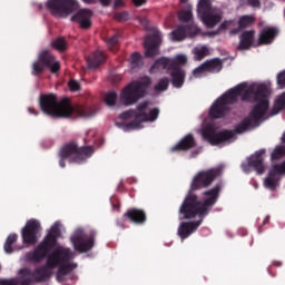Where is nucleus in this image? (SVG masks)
Masks as SVG:
<instances>
[{"label": "nucleus", "mask_w": 285, "mask_h": 285, "mask_svg": "<svg viewBox=\"0 0 285 285\" xmlns=\"http://www.w3.org/2000/svg\"><path fill=\"white\" fill-rule=\"evenodd\" d=\"M46 264L32 269L24 267L19 271L20 277H30L35 284H41V282H48L52 277V271L57 268L58 258L57 254H48Z\"/></svg>", "instance_id": "obj_8"}, {"label": "nucleus", "mask_w": 285, "mask_h": 285, "mask_svg": "<svg viewBox=\"0 0 285 285\" xmlns=\"http://www.w3.org/2000/svg\"><path fill=\"white\" fill-rule=\"evenodd\" d=\"M255 39V30L244 31L239 36V43L237 50H250L253 48V41Z\"/></svg>", "instance_id": "obj_24"}, {"label": "nucleus", "mask_w": 285, "mask_h": 285, "mask_svg": "<svg viewBox=\"0 0 285 285\" xmlns=\"http://www.w3.org/2000/svg\"><path fill=\"white\" fill-rule=\"evenodd\" d=\"M195 146H197L195 136H193V134H188L178 144L170 148V153L190 150V148H195Z\"/></svg>", "instance_id": "obj_23"}, {"label": "nucleus", "mask_w": 285, "mask_h": 285, "mask_svg": "<svg viewBox=\"0 0 285 285\" xmlns=\"http://www.w3.org/2000/svg\"><path fill=\"white\" fill-rule=\"evenodd\" d=\"M124 219H128L131 224L144 226L146 224V212L139 208H130L124 214Z\"/></svg>", "instance_id": "obj_22"}, {"label": "nucleus", "mask_w": 285, "mask_h": 285, "mask_svg": "<svg viewBox=\"0 0 285 285\" xmlns=\"http://www.w3.org/2000/svg\"><path fill=\"white\" fill-rule=\"evenodd\" d=\"M28 110H29L30 115H38L37 110L32 107H29Z\"/></svg>", "instance_id": "obj_52"}, {"label": "nucleus", "mask_w": 285, "mask_h": 285, "mask_svg": "<svg viewBox=\"0 0 285 285\" xmlns=\"http://www.w3.org/2000/svg\"><path fill=\"white\" fill-rule=\"evenodd\" d=\"M168 73L171 78V86L174 88H183L186 82V70L181 66L171 63Z\"/></svg>", "instance_id": "obj_20"}, {"label": "nucleus", "mask_w": 285, "mask_h": 285, "mask_svg": "<svg viewBox=\"0 0 285 285\" xmlns=\"http://www.w3.org/2000/svg\"><path fill=\"white\" fill-rule=\"evenodd\" d=\"M282 110H285V92H283L275 101L272 108V115H279Z\"/></svg>", "instance_id": "obj_33"}, {"label": "nucleus", "mask_w": 285, "mask_h": 285, "mask_svg": "<svg viewBox=\"0 0 285 285\" xmlns=\"http://www.w3.org/2000/svg\"><path fill=\"white\" fill-rule=\"evenodd\" d=\"M284 173L285 165H274L267 177L264 179V187L267 188V190H277V186H279V175Z\"/></svg>", "instance_id": "obj_18"}, {"label": "nucleus", "mask_w": 285, "mask_h": 285, "mask_svg": "<svg viewBox=\"0 0 285 285\" xmlns=\"http://www.w3.org/2000/svg\"><path fill=\"white\" fill-rule=\"evenodd\" d=\"M171 63L183 67L188 63V58H186V56H184V55H179L176 57V59L174 61H171Z\"/></svg>", "instance_id": "obj_41"}, {"label": "nucleus", "mask_w": 285, "mask_h": 285, "mask_svg": "<svg viewBox=\"0 0 285 285\" xmlns=\"http://www.w3.org/2000/svg\"><path fill=\"white\" fill-rule=\"evenodd\" d=\"M46 70H50L52 75H57V72L61 70V63L48 49L40 51L38 59L32 62L31 75H33V77H41Z\"/></svg>", "instance_id": "obj_9"}, {"label": "nucleus", "mask_w": 285, "mask_h": 285, "mask_svg": "<svg viewBox=\"0 0 285 285\" xmlns=\"http://www.w3.org/2000/svg\"><path fill=\"white\" fill-rule=\"evenodd\" d=\"M178 19H180V21H190L193 19V11H180L178 13Z\"/></svg>", "instance_id": "obj_40"}, {"label": "nucleus", "mask_w": 285, "mask_h": 285, "mask_svg": "<svg viewBox=\"0 0 285 285\" xmlns=\"http://www.w3.org/2000/svg\"><path fill=\"white\" fill-rule=\"evenodd\" d=\"M17 239H19V236L17 234H10L4 243V253H7L8 255H11V253H14V249L12 248V246H14V244H17Z\"/></svg>", "instance_id": "obj_32"}, {"label": "nucleus", "mask_w": 285, "mask_h": 285, "mask_svg": "<svg viewBox=\"0 0 285 285\" xmlns=\"http://www.w3.org/2000/svg\"><path fill=\"white\" fill-rule=\"evenodd\" d=\"M240 97V101L247 104H256L249 112V117L244 118L240 124L236 125L234 132L242 135L246 132L253 124L259 126V121L266 117L268 109L271 108V100H268V87L264 83L250 85L247 87L246 82L229 89L222 97H219L209 109V117L212 119H224L233 104H237Z\"/></svg>", "instance_id": "obj_2"}, {"label": "nucleus", "mask_w": 285, "mask_h": 285, "mask_svg": "<svg viewBox=\"0 0 285 285\" xmlns=\"http://www.w3.org/2000/svg\"><path fill=\"white\" fill-rule=\"evenodd\" d=\"M71 21L78 23L82 30H90L92 28V10L80 9L71 17Z\"/></svg>", "instance_id": "obj_19"}, {"label": "nucleus", "mask_w": 285, "mask_h": 285, "mask_svg": "<svg viewBox=\"0 0 285 285\" xmlns=\"http://www.w3.org/2000/svg\"><path fill=\"white\" fill-rule=\"evenodd\" d=\"M233 26V20H226L219 26V30H228Z\"/></svg>", "instance_id": "obj_45"}, {"label": "nucleus", "mask_w": 285, "mask_h": 285, "mask_svg": "<svg viewBox=\"0 0 285 285\" xmlns=\"http://www.w3.org/2000/svg\"><path fill=\"white\" fill-rule=\"evenodd\" d=\"M151 85L153 79L148 76L129 82L120 92V104L122 106H135L139 99H144L148 95Z\"/></svg>", "instance_id": "obj_6"}, {"label": "nucleus", "mask_w": 285, "mask_h": 285, "mask_svg": "<svg viewBox=\"0 0 285 285\" xmlns=\"http://www.w3.org/2000/svg\"><path fill=\"white\" fill-rule=\"evenodd\" d=\"M117 225L120 227V228H125L124 226V223L122 222H118Z\"/></svg>", "instance_id": "obj_53"}, {"label": "nucleus", "mask_w": 285, "mask_h": 285, "mask_svg": "<svg viewBox=\"0 0 285 285\" xmlns=\"http://www.w3.org/2000/svg\"><path fill=\"white\" fill-rule=\"evenodd\" d=\"M121 36L119 33H115L111 37H107L105 38V43L107 45V48H109V50L111 52H117V50H119V38Z\"/></svg>", "instance_id": "obj_30"}, {"label": "nucleus", "mask_w": 285, "mask_h": 285, "mask_svg": "<svg viewBox=\"0 0 285 285\" xmlns=\"http://www.w3.org/2000/svg\"><path fill=\"white\" fill-rule=\"evenodd\" d=\"M204 137H206L212 146H219V144L230 141V139L235 137V132L233 130H222L215 132L213 129H208L204 132Z\"/></svg>", "instance_id": "obj_17"}, {"label": "nucleus", "mask_w": 285, "mask_h": 285, "mask_svg": "<svg viewBox=\"0 0 285 285\" xmlns=\"http://www.w3.org/2000/svg\"><path fill=\"white\" fill-rule=\"evenodd\" d=\"M150 101L146 100L140 102L136 109H129L119 115V119H132L130 122H116L118 128L124 129L125 132L128 130H139L141 128V124H146V121H157L159 117V108L149 109Z\"/></svg>", "instance_id": "obj_4"}, {"label": "nucleus", "mask_w": 285, "mask_h": 285, "mask_svg": "<svg viewBox=\"0 0 285 285\" xmlns=\"http://www.w3.org/2000/svg\"><path fill=\"white\" fill-rule=\"evenodd\" d=\"M265 155L266 149L255 151L254 155L247 158V163L242 164V170L245 173H250V168H253L257 175H264V173H266V164H264Z\"/></svg>", "instance_id": "obj_14"}, {"label": "nucleus", "mask_w": 285, "mask_h": 285, "mask_svg": "<svg viewBox=\"0 0 285 285\" xmlns=\"http://www.w3.org/2000/svg\"><path fill=\"white\" fill-rule=\"evenodd\" d=\"M68 86H69V89L72 91V92H77V90H79L80 86H79V82L77 80H70L68 82Z\"/></svg>", "instance_id": "obj_42"}, {"label": "nucleus", "mask_w": 285, "mask_h": 285, "mask_svg": "<svg viewBox=\"0 0 285 285\" xmlns=\"http://www.w3.org/2000/svg\"><path fill=\"white\" fill-rule=\"evenodd\" d=\"M255 17L254 16H242L238 20V28H234L229 31V35H239L242 30H246V28H250L253 23H255Z\"/></svg>", "instance_id": "obj_26"}, {"label": "nucleus", "mask_w": 285, "mask_h": 285, "mask_svg": "<svg viewBox=\"0 0 285 285\" xmlns=\"http://www.w3.org/2000/svg\"><path fill=\"white\" fill-rule=\"evenodd\" d=\"M191 30L193 27L190 24H180L170 32L171 40L184 41L190 35Z\"/></svg>", "instance_id": "obj_25"}, {"label": "nucleus", "mask_w": 285, "mask_h": 285, "mask_svg": "<svg viewBox=\"0 0 285 285\" xmlns=\"http://www.w3.org/2000/svg\"><path fill=\"white\" fill-rule=\"evenodd\" d=\"M61 237V228L59 223H55L45 238L36 246L35 250L26 254V261L33 264L43 262L57 246V242Z\"/></svg>", "instance_id": "obj_5"}, {"label": "nucleus", "mask_w": 285, "mask_h": 285, "mask_svg": "<svg viewBox=\"0 0 285 285\" xmlns=\"http://www.w3.org/2000/svg\"><path fill=\"white\" fill-rule=\"evenodd\" d=\"M49 255H56L58 259V263H56V268H58V279L60 277H66V275H70V273L77 268V264L70 263L75 257V253L68 247L58 246Z\"/></svg>", "instance_id": "obj_10"}, {"label": "nucleus", "mask_w": 285, "mask_h": 285, "mask_svg": "<svg viewBox=\"0 0 285 285\" xmlns=\"http://www.w3.org/2000/svg\"><path fill=\"white\" fill-rule=\"evenodd\" d=\"M97 1H99V3L104 6V8H108L112 3V0H97Z\"/></svg>", "instance_id": "obj_49"}, {"label": "nucleus", "mask_w": 285, "mask_h": 285, "mask_svg": "<svg viewBox=\"0 0 285 285\" xmlns=\"http://www.w3.org/2000/svg\"><path fill=\"white\" fill-rule=\"evenodd\" d=\"M78 7H79V3L77 2V0H48L47 1V8L50 10L53 17H57V14H71V12H75V10H77Z\"/></svg>", "instance_id": "obj_13"}, {"label": "nucleus", "mask_w": 285, "mask_h": 285, "mask_svg": "<svg viewBox=\"0 0 285 285\" xmlns=\"http://www.w3.org/2000/svg\"><path fill=\"white\" fill-rule=\"evenodd\" d=\"M223 62L219 58L206 60L202 66L194 69V76L202 75V72H222Z\"/></svg>", "instance_id": "obj_21"}, {"label": "nucleus", "mask_w": 285, "mask_h": 285, "mask_svg": "<svg viewBox=\"0 0 285 285\" xmlns=\"http://www.w3.org/2000/svg\"><path fill=\"white\" fill-rule=\"evenodd\" d=\"M141 63H142L141 53H139V52L131 53V56H130L131 69L135 70L137 68H140Z\"/></svg>", "instance_id": "obj_36"}, {"label": "nucleus", "mask_w": 285, "mask_h": 285, "mask_svg": "<svg viewBox=\"0 0 285 285\" xmlns=\"http://www.w3.org/2000/svg\"><path fill=\"white\" fill-rule=\"evenodd\" d=\"M124 6V0H115L114 1V8H121Z\"/></svg>", "instance_id": "obj_50"}, {"label": "nucleus", "mask_w": 285, "mask_h": 285, "mask_svg": "<svg viewBox=\"0 0 285 285\" xmlns=\"http://www.w3.org/2000/svg\"><path fill=\"white\" fill-rule=\"evenodd\" d=\"M33 282L31 277H21V282H20L21 285H30Z\"/></svg>", "instance_id": "obj_48"}, {"label": "nucleus", "mask_w": 285, "mask_h": 285, "mask_svg": "<svg viewBox=\"0 0 285 285\" xmlns=\"http://www.w3.org/2000/svg\"><path fill=\"white\" fill-rule=\"evenodd\" d=\"M277 29L267 28L264 29L258 38V46H268V43H273V39L277 37Z\"/></svg>", "instance_id": "obj_27"}, {"label": "nucleus", "mask_w": 285, "mask_h": 285, "mask_svg": "<svg viewBox=\"0 0 285 285\" xmlns=\"http://www.w3.org/2000/svg\"><path fill=\"white\" fill-rule=\"evenodd\" d=\"M104 61H106V53L99 49L87 58L89 68H99L100 63H104Z\"/></svg>", "instance_id": "obj_28"}, {"label": "nucleus", "mask_w": 285, "mask_h": 285, "mask_svg": "<svg viewBox=\"0 0 285 285\" xmlns=\"http://www.w3.org/2000/svg\"><path fill=\"white\" fill-rule=\"evenodd\" d=\"M131 2L134 6H136V8H141V6H146L147 0H131Z\"/></svg>", "instance_id": "obj_46"}, {"label": "nucleus", "mask_w": 285, "mask_h": 285, "mask_svg": "<svg viewBox=\"0 0 285 285\" xmlns=\"http://www.w3.org/2000/svg\"><path fill=\"white\" fill-rule=\"evenodd\" d=\"M92 147L85 146L79 147L75 142H69L65 145L59 153V166L60 168H66V159L70 164H83L88 157L92 156Z\"/></svg>", "instance_id": "obj_7"}, {"label": "nucleus", "mask_w": 285, "mask_h": 285, "mask_svg": "<svg viewBox=\"0 0 285 285\" xmlns=\"http://www.w3.org/2000/svg\"><path fill=\"white\" fill-rule=\"evenodd\" d=\"M223 173L224 166H218L200 170L194 176L190 189L180 205L178 213L181 216L179 219H195L197 215L199 219L196 222H181L179 224L177 234L181 240L188 239V237H190V235L202 226L204 217L213 210V206H215V204H217V199H219L222 184H217L212 189L205 190L203 193L205 197L204 200H199V197L194 194L195 190L210 188L215 179H217V177H222Z\"/></svg>", "instance_id": "obj_1"}, {"label": "nucleus", "mask_w": 285, "mask_h": 285, "mask_svg": "<svg viewBox=\"0 0 285 285\" xmlns=\"http://www.w3.org/2000/svg\"><path fill=\"white\" fill-rule=\"evenodd\" d=\"M145 57H157L159 55V46H161V32L154 31L144 42Z\"/></svg>", "instance_id": "obj_16"}, {"label": "nucleus", "mask_w": 285, "mask_h": 285, "mask_svg": "<svg viewBox=\"0 0 285 285\" xmlns=\"http://www.w3.org/2000/svg\"><path fill=\"white\" fill-rule=\"evenodd\" d=\"M181 3H188V0H180Z\"/></svg>", "instance_id": "obj_54"}, {"label": "nucleus", "mask_w": 285, "mask_h": 285, "mask_svg": "<svg viewBox=\"0 0 285 285\" xmlns=\"http://www.w3.org/2000/svg\"><path fill=\"white\" fill-rule=\"evenodd\" d=\"M170 59L168 58H160L157 59L150 68V72H161V70L170 71Z\"/></svg>", "instance_id": "obj_29"}, {"label": "nucleus", "mask_w": 285, "mask_h": 285, "mask_svg": "<svg viewBox=\"0 0 285 285\" xmlns=\"http://www.w3.org/2000/svg\"><path fill=\"white\" fill-rule=\"evenodd\" d=\"M247 4L250 6L252 8H261L262 7V1H259V0H247Z\"/></svg>", "instance_id": "obj_44"}, {"label": "nucleus", "mask_w": 285, "mask_h": 285, "mask_svg": "<svg viewBox=\"0 0 285 285\" xmlns=\"http://www.w3.org/2000/svg\"><path fill=\"white\" fill-rule=\"evenodd\" d=\"M97 233L91 232L89 236L86 235L85 230L78 229L70 237V242L78 253H88L92 250L95 246V236Z\"/></svg>", "instance_id": "obj_12"}, {"label": "nucleus", "mask_w": 285, "mask_h": 285, "mask_svg": "<svg viewBox=\"0 0 285 285\" xmlns=\"http://www.w3.org/2000/svg\"><path fill=\"white\" fill-rule=\"evenodd\" d=\"M242 1V3H244V1H246V0H240Z\"/></svg>", "instance_id": "obj_55"}, {"label": "nucleus", "mask_w": 285, "mask_h": 285, "mask_svg": "<svg viewBox=\"0 0 285 285\" xmlns=\"http://www.w3.org/2000/svg\"><path fill=\"white\" fill-rule=\"evenodd\" d=\"M105 104L112 108L117 104V94L116 91H109L105 95Z\"/></svg>", "instance_id": "obj_38"}, {"label": "nucleus", "mask_w": 285, "mask_h": 285, "mask_svg": "<svg viewBox=\"0 0 285 285\" xmlns=\"http://www.w3.org/2000/svg\"><path fill=\"white\" fill-rule=\"evenodd\" d=\"M194 55L197 61H202V59H205V57L210 56V49H208L206 46H203L200 48H196Z\"/></svg>", "instance_id": "obj_34"}, {"label": "nucleus", "mask_w": 285, "mask_h": 285, "mask_svg": "<svg viewBox=\"0 0 285 285\" xmlns=\"http://www.w3.org/2000/svg\"><path fill=\"white\" fill-rule=\"evenodd\" d=\"M114 19L119 22L128 21L130 14L127 11L116 12L114 13Z\"/></svg>", "instance_id": "obj_39"}, {"label": "nucleus", "mask_w": 285, "mask_h": 285, "mask_svg": "<svg viewBox=\"0 0 285 285\" xmlns=\"http://www.w3.org/2000/svg\"><path fill=\"white\" fill-rule=\"evenodd\" d=\"M50 46L51 48H53V50H57L58 52H66L68 50V42L63 37H58L53 39Z\"/></svg>", "instance_id": "obj_31"}, {"label": "nucleus", "mask_w": 285, "mask_h": 285, "mask_svg": "<svg viewBox=\"0 0 285 285\" xmlns=\"http://www.w3.org/2000/svg\"><path fill=\"white\" fill-rule=\"evenodd\" d=\"M285 155V146H276L271 155L272 161H277V159H282Z\"/></svg>", "instance_id": "obj_37"}, {"label": "nucleus", "mask_w": 285, "mask_h": 285, "mask_svg": "<svg viewBox=\"0 0 285 285\" xmlns=\"http://www.w3.org/2000/svg\"><path fill=\"white\" fill-rule=\"evenodd\" d=\"M277 83L281 88H285V70L277 76Z\"/></svg>", "instance_id": "obj_43"}, {"label": "nucleus", "mask_w": 285, "mask_h": 285, "mask_svg": "<svg viewBox=\"0 0 285 285\" xmlns=\"http://www.w3.org/2000/svg\"><path fill=\"white\" fill-rule=\"evenodd\" d=\"M198 16L207 28H215L222 21V13L213 7L210 0H200L198 3Z\"/></svg>", "instance_id": "obj_11"}, {"label": "nucleus", "mask_w": 285, "mask_h": 285, "mask_svg": "<svg viewBox=\"0 0 285 285\" xmlns=\"http://www.w3.org/2000/svg\"><path fill=\"white\" fill-rule=\"evenodd\" d=\"M169 83L170 80L168 78H161L158 80V83L154 86V90H156V92H164L165 90H168Z\"/></svg>", "instance_id": "obj_35"}, {"label": "nucleus", "mask_w": 285, "mask_h": 285, "mask_svg": "<svg viewBox=\"0 0 285 285\" xmlns=\"http://www.w3.org/2000/svg\"><path fill=\"white\" fill-rule=\"evenodd\" d=\"M39 233H41V223L37 219H29L21 230L23 244L35 246L39 239Z\"/></svg>", "instance_id": "obj_15"}, {"label": "nucleus", "mask_w": 285, "mask_h": 285, "mask_svg": "<svg viewBox=\"0 0 285 285\" xmlns=\"http://www.w3.org/2000/svg\"><path fill=\"white\" fill-rule=\"evenodd\" d=\"M39 104L40 110L50 117L68 119L71 115H76V117L88 119L89 117H95V115H97V109H95V107L83 105L72 106L70 98H62L59 101L55 94L41 95Z\"/></svg>", "instance_id": "obj_3"}, {"label": "nucleus", "mask_w": 285, "mask_h": 285, "mask_svg": "<svg viewBox=\"0 0 285 285\" xmlns=\"http://www.w3.org/2000/svg\"><path fill=\"white\" fill-rule=\"evenodd\" d=\"M0 285H18L14 279H1Z\"/></svg>", "instance_id": "obj_47"}, {"label": "nucleus", "mask_w": 285, "mask_h": 285, "mask_svg": "<svg viewBox=\"0 0 285 285\" xmlns=\"http://www.w3.org/2000/svg\"><path fill=\"white\" fill-rule=\"evenodd\" d=\"M82 2L89 6H95V3H97V0H82Z\"/></svg>", "instance_id": "obj_51"}]
</instances>
